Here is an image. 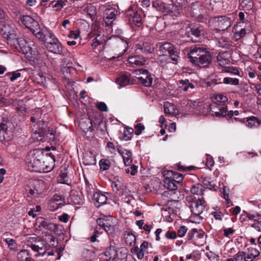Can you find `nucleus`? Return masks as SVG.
Instances as JSON below:
<instances>
[{"instance_id":"obj_3","label":"nucleus","mask_w":261,"mask_h":261,"mask_svg":"<svg viewBox=\"0 0 261 261\" xmlns=\"http://www.w3.org/2000/svg\"><path fill=\"white\" fill-rule=\"evenodd\" d=\"M17 45L21 52L28 60L35 62L37 60V54L33 51L30 45L25 38L22 35L17 38Z\"/></svg>"},{"instance_id":"obj_55","label":"nucleus","mask_w":261,"mask_h":261,"mask_svg":"<svg viewBox=\"0 0 261 261\" xmlns=\"http://www.w3.org/2000/svg\"><path fill=\"white\" fill-rule=\"evenodd\" d=\"M245 252L239 251L234 255L235 261H245Z\"/></svg>"},{"instance_id":"obj_48","label":"nucleus","mask_w":261,"mask_h":261,"mask_svg":"<svg viewBox=\"0 0 261 261\" xmlns=\"http://www.w3.org/2000/svg\"><path fill=\"white\" fill-rule=\"evenodd\" d=\"M71 202L75 205H80L83 203V198L81 196L73 194L70 197Z\"/></svg>"},{"instance_id":"obj_59","label":"nucleus","mask_w":261,"mask_h":261,"mask_svg":"<svg viewBox=\"0 0 261 261\" xmlns=\"http://www.w3.org/2000/svg\"><path fill=\"white\" fill-rule=\"evenodd\" d=\"M65 5L66 3L64 0H58L56 2L53 7L54 8H56L58 10H60Z\"/></svg>"},{"instance_id":"obj_24","label":"nucleus","mask_w":261,"mask_h":261,"mask_svg":"<svg viewBox=\"0 0 261 261\" xmlns=\"http://www.w3.org/2000/svg\"><path fill=\"white\" fill-rule=\"evenodd\" d=\"M56 224H47L43 218H38L36 219L35 228H57Z\"/></svg>"},{"instance_id":"obj_42","label":"nucleus","mask_w":261,"mask_h":261,"mask_svg":"<svg viewBox=\"0 0 261 261\" xmlns=\"http://www.w3.org/2000/svg\"><path fill=\"white\" fill-rule=\"evenodd\" d=\"M204 189L203 186L201 184H196L192 186L191 188V192L192 194L197 195H202Z\"/></svg>"},{"instance_id":"obj_61","label":"nucleus","mask_w":261,"mask_h":261,"mask_svg":"<svg viewBox=\"0 0 261 261\" xmlns=\"http://www.w3.org/2000/svg\"><path fill=\"white\" fill-rule=\"evenodd\" d=\"M138 167L135 165H132L129 168L125 169L126 173H130L131 175H135L137 172Z\"/></svg>"},{"instance_id":"obj_14","label":"nucleus","mask_w":261,"mask_h":261,"mask_svg":"<svg viewBox=\"0 0 261 261\" xmlns=\"http://www.w3.org/2000/svg\"><path fill=\"white\" fill-rule=\"evenodd\" d=\"M97 223L102 228H112L116 227L118 223V219L112 216H104L98 218Z\"/></svg>"},{"instance_id":"obj_18","label":"nucleus","mask_w":261,"mask_h":261,"mask_svg":"<svg viewBox=\"0 0 261 261\" xmlns=\"http://www.w3.org/2000/svg\"><path fill=\"white\" fill-rule=\"evenodd\" d=\"M204 49L203 47L196 46L193 48L190 49L188 54L189 61L194 64V61L198 59V57H199Z\"/></svg>"},{"instance_id":"obj_63","label":"nucleus","mask_w":261,"mask_h":261,"mask_svg":"<svg viewBox=\"0 0 261 261\" xmlns=\"http://www.w3.org/2000/svg\"><path fill=\"white\" fill-rule=\"evenodd\" d=\"M45 136L49 138L50 141H54L55 140V132L52 130L48 129L45 132Z\"/></svg>"},{"instance_id":"obj_47","label":"nucleus","mask_w":261,"mask_h":261,"mask_svg":"<svg viewBox=\"0 0 261 261\" xmlns=\"http://www.w3.org/2000/svg\"><path fill=\"white\" fill-rule=\"evenodd\" d=\"M115 180L113 181L111 183V187L113 189V191L117 192L123 186L122 180L119 179H115Z\"/></svg>"},{"instance_id":"obj_6","label":"nucleus","mask_w":261,"mask_h":261,"mask_svg":"<svg viewBox=\"0 0 261 261\" xmlns=\"http://www.w3.org/2000/svg\"><path fill=\"white\" fill-rule=\"evenodd\" d=\"M135 77L141 84L146 87L151 86L153 81V74H151L147 69L139 68L134 71Z\"/></svg>"},{"instance_id":"obj_1","label":"nucleus","mask_w":261,"mask_h":261,"mask_svg":"<svg viewBox=\"0 0 261 261\" xmlns=\"http://www.w3.org/2000/svg\"><path fill=\"white\" fill-rule=\"evenodd\" d=\"M44 152L40 149L30 151L26 158L25 163L30 171L37 172H47L51 168L45 165Z\"/></svg>"},{"instance_id":"obj_60","label":"nucleus","mask_w":261,"mask_h":261,"mask_svg":"<svg viewBox=\"0 0 261 261\" xmlns=\"http://www.w3.org/2000/svg\"><path fill=\"white\" fill-rule=\"evenodd\" d=\"M217 45L222 48H227L229 46V42L222 38L218 41Z\"/></svg>"},{"instance_id":"obj_38","label":"nucleus","mask_w":261,"mask_h":261,"mask_svg":"<svg viewBox=\"0 0 261 261\" xmlns=\"http://www.w3.org/2000/svg\"><path fill=\"white\" fill-rule=\"evenodd\" d=\"M17 113L18 112H20L21 114H19L20 117H22L21 119L19 120L20 121H23L24 120V117L25 115V113L27 112L25 102L23 100L19 99L17 100Z\"/></svg>"},{"instance_id":"obj_52","label":"nucleus","mask_w":261,"mask_h":261,"mask_svg":"<svg viewBox=\"0 0 261 261\" xmlns=\"http://www.w3.org/2000/svg\"><path fill=\"white\" fill-rule=\"evenodd\" d=\"M246 125L249 127H252L255 126L256 124H258V120L257 118L254 116H251L247 119Z\"/></svg>"},{"instance_id":"obj_11","label":"nucleus","mask_w":261,"mask_h":261,"mask_svg":"<svg viewBox=\"0 0 261 261\" xmlns=\"http://www.w3.org/2000/svg\"><path fill=\"white\" fill-rule=\"evenodd\" d=\"M187 36L191 37V40L194 42L200 41V40L203 37L204 31L200 27H191L188 26L186 28Z\"/></svg>"},{"instance_id":"obj_7","label":"nucleus","mask_w":261,"mask_h":261,"mask_svg":"<svg viewBox=\"0 0 261 261\" xmlns=\"http://www.w3.org/2000/svg\"><path fill=\"white\" fill-rule=\"evenodd\" d=\"M126 17L131 24L139 26L142 23V12L141 10L134 9L130 7L125 12Z\"/></svg>"},{"instance_id":"obj_58","label":"nucleus","mask_w":261,"mask_h":261,"mask_svg":"<svg viewBox=\"0 0 261 261\" xmlns=\"http://www.w3.org/2000/svg\"><path fill=\"white\" fill-rule=\"evenodd\" d=\"M144 128L145 127L142 124L137 123L135 126V134L137 136L140 135L142 133V132L144 129Z\"/></svg>"},{"instance_id":"obj_43","label":"nucleus","mask_w":261,"mask_h":261,"mask_svg":"<svg viewBox=\"0 0 261 261\" xmlns=\"http://www.w3.org/2000/svg\"><path fill=\"white\" fill-rule=\"evenodd\" d=\"M107 37L100 34L96 35V37L93 39L92 46L96 47L99 45L103 44L106 42Z\"/></svg>"},{"instance_id":"obj_31","label":"nucleus","mask_w":261,"mask_h":261,"mask_svg":"<svg viewBox=\"0 0 261 261\" xmlns=\"http://www.w3.org/2000/svg\"><path fill=\"white\" fill-rule=\"evenodd\" d=\"M168 4L163 2L160 0H156L153 1L152 3V7L154 8L157 11L161 12L163 15H165V12L167 13V7Z\"/></svg>"},{"instance_id":"obj_23","label":"nucleus","mask_w":261,"mask_h":261,"mask_svg":"<svg viewBox=\"0 0 261 261\" xmlns=\"http://www.w3.org/2000/svg\"><path fill=\"white\" fill-rule=\"evenodd\" d=\"M243 24V22H239L233 28V32L234 34V38L237 40H239L241 38L244 37L246 34V29L242 28Z\"/></svg>"},{"instance_id":"obj_29","label":"nucleus","mask_w":261,"mask_h":261,"mask_svg":"<svg viewBox=\"0 0 261 261\" xmlns=\"http://www.w3.org/2000/svg\"><path fill=\"white\" fill-rule=\"evenodd\" d=\"M259 255V251L252 247L248 249V251L245 252V261H253V260Z\"/></svg>"},{"instance_id":"obj_35","label":"nucleus","mask_w":261,"mask_h":261,"mask_svg":"<svg viewBox=\"0 0 261 261\" xmlns=\"http://www.w3.org/2000/svg\"><path fill=\"white\" fill-rule=\"evenodd\" d=\"M9 122L3 120L2 122L0 121V141L6 139V135L8 127Z\"/></svg>"},{"instance_id":"obj_5","label":"nucleus","mask_w":261,"mask_h":261,"mask_svg":"<svg viewBox=\"0 0 261 261\" xmlns=\"http://www.w3.org/2000/svg\"><path fill=\"white\" fill-rule=\"evenodd\" d=\"M205 201L203 198H198L197 200L192 201L190 203L189 207L191 210V212L196 217V220H193L194 217H190V221L193 223H199L200 221L201 220V217L200 215L202 214L204 210Z\"/></svg>"},{"instance_id":"obj_17","label":"nucleus","mask_w":261,"mask_h":261,"mask_svg":"<svg viewBox=\"0 0 261 261\" xmlns=\"http://www.w3.org/2000/svg\"><path fill=\"white\" fill-rule=\"evenodd\" d=\"M249 226L254 228H260L261 215L259 214H249L247 216Z\"/></svg>"},{"instance_id":"obj_27","label":"nucleus","mask_w":261,"mask_h":261,"mask_svg":"<svg viewBox=\"0 0 261 261\" xmlns=\"http://www.w3.org/2000/svg\"><path fill=\"white\" fill-rule=\"evenodd\" d=\"M167 13L165 12L164 15H169L171 17H172L173 18L174 17H177L180 15V11L179 8L173 5H169L168 4L167 7Z\"/></svg>"},{"instance_id":"obj_25","label":"nucleus","mask_w":261,"mask_h":261,"mask_svg":"<svg viewBox=\"0 0 261 261\" xmlns=\"http://www.w3.org/2000/svg\"><path fill=\"white\" fill-rule=\"evenodd\" d=\"M164 176H167V177L172 178L175 182L178 184L182 182L184 179L182 174L172 170L167 171L165 172Z\"/></svg>"},{"instance_id":"obj_44","label":"nucleus","mask_w":261,"mask_h":261,"mask_svg":"<svg viewBox=\"0 0 261 261\" xmlns=\"http://www.w3.org/2000/svg\"><path fill=\"white\" fill-rule=\"evenodd\" d=\"M204 235V232L202 229H191V231L189 232L190 239H201L203 238Z\"/></svg>"},{"instance_id":"obj_10","label":"nucleus","mask_w":261,"mask_h":261,"mask_svg":"<svg viewBox=\"0 0 261 261\" xmlns=\"http://www.w3.org/2000/svg\"><path fill=\"white\" fill-rule=\"evenodd\" d=\"M229 54L227 52L220 53L217 56V62L218 64L224 67V70L226 72L230 73L233 74H239V71L234 68H229L226 67L230 63Z\"/></svg>"},{"instance_id":"obj_62","label":"nucleus","mask_w":261,"mask_h":261,"mask_svg":"<svg viewBox=\"0 0 261 261\" xmlns=\"http://www.w3.org/2000/svg\"><path fill=\"white\" fill-rule=\"evenodd\" d=\"M215 98L217 100L216 102L218 103H225L228 100L227 97L222 94L217 95Z\"/></svg>"},{"instance_id":"obj_45","label":"nucleus","mask_w":261,"mask_h":261,"mask_svg":"<svg viewBox=\"0 0 261 261\" xmlns=\"http://www.w3.org/2000/svg\"><path fill=\"white\" fill-rule=\"evenodd\" d=\"M105 255L106 257L109 256V258L103 259V261H115L116 251L114 247H110L106 252Z\"/></svg>"},{"instance_id":"obj_4","label":"nucleus","mask_w":261,"mask_h":261,"mask_svg":"<svg viewBox=\"0 0 261 261\" xmlns=\"http://www.w3.org/2000/svg\"><path fill=\"white\" fill-rule=\"evenodd\" d=\"M20 20L25 28L29 29L36 37H41V34L40 33L42 30L43 27H41L38 21L29 15L21 16Z\"/></svg>"},{"instance_id":"obj_28","label":"nucleus","mask_w":261,"mask_h":261,"mask_svg":"<svg viewBox=\"0 0 261 261\" xmlns=\"http://www.w3.org/2000/svg\"><path fill=\"white\" fill-rule=\"evenodd\" d=\"M137 49H139L143 54H150L153 52L154 48L149 42H143L137 45Z\"/></svg>"},{"instance_id":"obj_40","label":"nucleus","mask_w":261,"mask_h":261,"mask_svg":"<svg viewBox=\"0 0 261 261\" xmlns=\"http://www.w3.org/2000/svg\"><path fill=\"white\" fill-rule=\"evenodd\" d=\"M168 205H171L172 207H169L170 211H172L173 214L176 215L180 214V207L181 205L180 203L176 200H173L168 203Z\"/></svg>"},{"instance_id":"obj_57","label":"nucleus","mask_w":261,"mask_h":261,"mask_svg":"<svg viewBox=\"0 0 261 261\" xmlns=\"http://www.w3.org/2000/svg\"><path fill=\"white\" fill-rule=\"evenodd\" d=\"M64 204L62 203L61 202V203L55 202V203L53 204H51V202L49 201L48 208L51 211H55L56 210L58 209L59 208L61 207Z\"/></svg>"},{"instance_id":"obj_8","label":"nucleus","mask_w":261,"mask_h":261,"mask_svg":"<svg viewBox=\"0 0 261 261\" xmlns=\"http://www.w3.org/2000/svg\"><path fill=\"white\" fill-rule=\"evenodd\" d=\"M231 18L228 16L215 17L210 19V22L219 31L228 29L231 26Z\"/></svg>"},{"instance_id":"obj_12","label":"nucleus","mask_w":261,"mask_h":261,"mask_svg":"<svg viewBox=\"0 0 261 261\" xmlns=\"http://www.w3.org/2000/svg\"><path fill=\"white\" fill-rule=\"evenodd\" d=\"M209 109L213 112V115L216 117L226 116L227 106L226 103L213 102L209 105Z\"/></svg>"},{"instance_id":"obj_37","label":"nucleus","mask_w":261,"mask_h":261,"mask_svg":"<svg viewBox=\"0 0 261 261\" xmlns=\"http://www.w3.org/2000/svg\"><path fill=\"white\" fill-rule=\"evenodd\" d=\"M29 251L27 250H21L17 253V261H32Z\"/></svg>"},{"instance_id":"obj_41","label":"nucleus","mask_w":261,"mask_h":261,"mask_svg":"<svg viewBox=\"0 0 261 261\" xmlns=\"http://www.w3.org/2000/svg\"><path fill=\"white\" fill-rule=\"evenodd\" d=\"M179 84L181 86L179 87L184 91H188L189 89H193L195 86L193 84L190 83L189 80L186 79L185 80H181L179 81Z\"/></svg>"},{"instance_id":"obj_64","label":"nucleus","mask_w":261,"mask_h":261,"mask_svg":"<svg viewBox=\"0 0 261 261\" xmlns=\"http://www.w3.org/2000/svg\"><path fill=\"white\" fill-rule=\"evenodd\" d=\"M5 241L8 245L9 247L13 250H15L16 249V245L15 243V241L12 239L7 238L5 239Z\"/></svg>"},{"instance_id":"obj_53","label":"nucleus","mask_w":261,"mask_h":261,"mask_svg":"<svg viewBox=\"0 0 261 261\" xmlns=\"http://www.w3.org/2000/svg\"><path fill=\"white\" fill-rule=\"evenodd\" d=\"M99 164L100 170L103 171L108 170L110 167V161L108 160L101 159Z\"/></svg>"},{"instance_id":"obj_39","label":"nucleus","mask_w":261,"mask_h":261,"mask_svg":"<svg viewBox=\"0 0 261 261\" xmlns=\"http://www.w3.org/2000/svg\"><path fill=\"white\" fill-rule=\"evenodd\" d=\"M83 163L86 166L94 165L96 164V159L92 153L84 155L83 158Z\"/></svg>"},{"instance_id":"obj_32","label":"nucleus","mask_w":261,"mask_h":261,"mask_svg":"<svg viewBox=\"0 0 261 261\" xmlns=\"http://www.w3.org/2000/svg\"><path fill=\"white\" fill-rule=\"evenodd\" d=\"M134 129L131 127H125L123 133L119 136V138L121 140L129 141L132 138Z\"/></svg>"},{"instance_id":"obj_54","label":"nucleus","mask_w":261,"mask_h":261,"mask_svg":"<svg viewBox=\"0 0 261 261\" xmlns=\"http://www.w3.org/2000/svg\"><path fill=\"white\" fill-rule=\"evenodd\" d=\"M9 30V25L6 24L3 25L2 28H0L1 33L4 37H8L10 34Z\"/></svg>"},{"instance_id":"obj_22","label":"nucleus","mask_w":261,"mask_h":261,"mask_svg":"<svg viewBox=\"0 0 261 261\" xmlns=\"http://www.w3.org/2000/svg\"><path fill=\"white\" fill-rule=\"evenodd\" d=\"M93 200L95 205L99 207L106 203L107 197L105 195L100 192H96L93 194Z\"/></svg>"},{"instance_id":"obj_33","label":"nucleus","mask_w":261,"mask_h":261,"mask_svg":"<svg viewBox=\"0 0 261 261\" xmlns=\"http://www.w3.org/2000/svg\"><path fill=\"white\" fill-rule=\"evenodd\" d=\"M118 151L122 155L123 162L126 166L129 165L132 162V153L130 151L124 150L123 151L118 149Z\"/></svg>"},{"instance_id":"obj_19","label":"nucleus","mask_w":261,"mask_h":261,"mask_svg":"<svg viewBox=\"0 0 261 261\" xmlns=\"http://www.w3.org/2000/svg\"><path fill=\"white\" fill-rule=\"evenodd\" d=\"M46 46L49 51L54 54L62 55L63 53V47L58 39H55V42L46 44Z\"/></svg>"},{"instance_id":"obj_9","label":"nucleus","mask_w":261,"mask_h":261,"mask_svg":"<svg viewBox=\"0 0 261 261\" xmlns=\"http://www.w3.org/2000/svg\"><path fill=\"white\" fill-rule=\"evenodd\" d=\"M119 14L120 12L115 8L111 6H106L103 12V19L106 26H111Z\"/></svg>"},{"instance_id":"obj_34","label":"nucleus","mask_w":261,"mask_h":261,"mask_svg":"<svg viewBox=\"0 0 261 261\" xmlns=\"http://www.w3.org/2000/svg\"><path fill=\"white\" fill-rule=\"evenodd\" d=\"M80 126L85 132H92L93 130L92 121L89 119L80 121Z\"/></svg>"},{"instance_id":"obj_13","label":"nucleus","mask_w":261,"mask_h":261,"mask_svg":"<svg viewBox=\"0 0 261 261\" xmlns=\"http://www.w3.org/2000/svg\"><path fill=\"white\" fill-rule=\"evenodd\" d=\"M32 240L33 241L29 245L30 247L34 251L38 252L40 255H43L48 249L42 238L37 237L33 238Z\"/></svg>"},{"instance_id":"obj_30","label":"nucleus","mask_w":261,"mask_h":261,"mask_svg":"<svg viewBox=\"0 0 261 261\" xmlns=\"http://www.w3.org/2000/svg\"><path fill=\"white\" fill-rule=\"evenodd\" d=\"M124 239L125 243L130 246L134 245L136 243V236L135 233L132 231H125L124 232Z\"/></svg>"},{"instance_id":"obj_26","label":"nucleus","mask_w":261,"mask_h":261,"mask_svg":"<svg viewBox=\"0 0 261 261\" xmlns=\"http://www.w3.org/2000/svg\"><path fill=\"white\" fill-rule=\"evenodd\" d=\"M127 61L129 64L134 65L141 66L146 62L145 58L141 56H134L128 57Z\"/></svg>"},{"instance_id":"obj_46","label":"nucleus","mask_w":261,"mask_h":261,"mask_svg":"<svg viewBox=\"0 0 261 261\" xmlns=\"http://www.w3.org/2000/svg\"><path fill=\"white\" fill-rule=\"evenodd\" d=\"M203 185L206 187L207 188L210 190H215V182L211 179V178L209 177H205L203 179Z\"/></svg>"},{"instance_id":"obj_16","label":"nucleus","mask_w":261,"mask_h":261,"mask_svg":"<svg viewBox=\"0 0 261 261\" xmlns=\"http://www.w3.org/2000/svg\"><path fill=\"white\" fill-rule=\"evenodd\" d=\"M40 33L41 34V37L36 38L46 44L53 43L55 42V39H58L50 31L44 27H43L42 30Z\"/></svg>"},{"instance_id":"obj_36","label":"nucleus","mask_w":261,"mask_h":261,"mask_svg":"<svg viewBox=\"0 0 261 261\" xmlns=\"http://www.w3.org/2000/svg\"><path fill=\"white\" fill-rule=\"evenodd\" d=\"M164 180L165 187L171 191H174L177 189V186L175 184V181L171 178L164 176Z\"/></svg>"},{"instance_id":"obj_50","label":"nucleus","mask_w":261,"mask_h":261,"mask_svg":"<svg viewBox=\"0 0 261 261\" xmlns=\"http://www.w3.org/2000/svg\"><path fill=\"white\" fill-rule=\"evenodd\" d=\"M118 84L121 87H124L129 84V79L125 75H122L117 81Z\"/></svg>"},{"instance_id":"obj_20","label":"nucleus","mask_w":261,"mask_h":261,"mask_svg":"<svg viewBox=\"0 0 261 261\" xmlns=\"http://www.w3.org/2000/svg\"><path fill=\"white\" fill-rule=\"evenodd\" d=\"M41 238L48 249L58 244V241L56 240L55 237L48 231L45 232Z\"/></svg>"},{"instance_id":"obj_49","label":"nucleus","mask_w":261,"mask_h":261,"mask_svg":"<svg viewBox=\"0 0 261 261\" xmlns=\"http://www.w3.org/2000/svg\"><path fill=\"white\" fill-rule=\"evenodd\" d=\"M177 110L175 109L174 105L169 103V106H164V112L166 114L174 115L176 114Z\"/></svg>"},{"instance_id":"obj_15","label":"nucleus","mask_w":261,"mask_h":261,"mask_svg":"<svg viewBox=\"0 0 261 261\" xmlns=\"http://www.w3.org/2000/svg\"><path fill=\"white\" fill-rule=\"evenodd\" d=\"M198 59L194 61V65L201 68L207 67L211 62V57L210 53L205 48Z\"/></svg>"},{"instance_id":"obj_51","label":"nucleus","mask_w":261,"mask_h":261,"mask_svg":"<svg viewBox=\"0 0 261 261\" xmlns=\"http://www.w3.org/2000/svg\"><path fill=\"white\" fill-rule=\"evenodd\" d=\"M240 6L247 9H251L252 7V2L251 0H239Z\"/></svg>"},{"instance_id":"obj_56","label":"nucleus","mask_w":261,"mask_h":261,"mask_svg":"<svg viewBox=\"0 0 261 261\" xmlns=\"http://www.w3.org/2000/svg\"><path fill=\"white\" fill-rule=\"evenodd\" d=\"M50 202H51V204H54L55 202L61 203V202L63 203H64V198L62 196L60 195H54L50 200Z\"/></svg>"},{"instance_id":"obj_21","label":"nucleus","mask_w":261,"mask_h":261,"mask_svg":"<svg viewBox=\"0 0 261 261\" xmlns=\"http://www.w3.org/2000/svg\"><path fill=\"white\" fill-rule=\"evenodd\" d=\"M214 83L216 84H231L232 85H238L239 83V80L237 78H232L229 77H224L223 79L219 77L218 76H216V78L214 79Z\"/></svg>"},{"instance_id":"obj_2","label":"nucleus","mask_w":261,"mask_h":261,"mask_svg":"<svg viewBox=\"0 0 261 261\" xmlns=\"http://www.w3.org/2000/svg\"><path fill=\"white\" fill-rule=\"evenodd\" d=\"M160 53L162 55H169L170 58L177 63L179 57V49L170 42H159L156 44Z\"/></svg>"}]
</instances>
